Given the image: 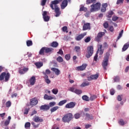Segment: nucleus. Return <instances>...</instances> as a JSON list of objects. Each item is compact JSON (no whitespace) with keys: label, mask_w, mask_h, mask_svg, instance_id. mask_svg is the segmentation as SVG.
<instances>
[{"label":"nucleus","mask_w":129,"mask_h":129,"mask_svg":"<svg viewBox=\"0 0 129 129\" xmlns=\"http://www.w3.org/2000/svg\"><path fill=\"white\" fill-rule=\"evenodd\" d=\"M83 31H87L91 30L90 23H85V21H83Z\"/></svg>","instance_id":"8"},{"label":"nucleus","mask_w":129,"mask_h":129,"mask_svg":"<svg viewBox=\"0 0 129 129\" xmlns=\"http://www.w3.org/2000/svg\"><path fill=\"white\" fill-rule=\"evenodd\" d=\"M11 119H12V117H11V116H9L8 117V119L6 120L4 122V124L6 126H7V125H9V124H10Z\"/></svg>","instance_id":"22"},{"label":"nucleus","mask_w":129,"mask_h":129,"mask_svg":"<svg viewBox=\"0 0 129 129\" xmlns=\"http://www.w3.org/2000/svg\"><path fill=\"white\" fill-rule=\"evenodd\" d=\"M49 108L50 107H53V106L56 105V102H51L49 104Z\"/></svg>","instance_id":"46"},{"label":"nucleus","mask_w":129,"mask_h":129,"mask_svg":"<svg viewBox=\"0 0 129 129\" xmlns=\"http://www.w3.org/2000/svg\"><path fill=\"white\" fill-rule=\"evenodd\" d=\"M89 85V82H84L81 85V87H85V86H88Z\"/></svg>","instance_id":"42"},{"label":"nucleus","mask_w":129,"mask_h":129,"mask_svg":"<svg viewBox=\"0 0 129 129\" xmlns=\"http://www.w3.org/2000/svg\"><path fill=\"white\" fill-rule=\"evenodd\" d=\"M59 109V107L56 106H54L52 108H51L50 109V111H51V113H53V112H55V111H56V110H57V109Z\"/></svg>","instance_id":"32"},{"label":"nucleus","mask_w":129,"mask_h":129,"mask_svg":"<svg viewBox=\"0 0 129 129\" xmlns=\"http://www.w3.org/2000/svg\"><path fill=\"white\" fill-rule=\"evenodd\" d=\"M27 46L28 47H30V46H32L33 45V42L32 40H27L26 42Z\"/></svg>","instance_id":"41"},{"label":"nucleus","mask_w":129,"mask_h":129,"mask_svg":"<svg viewBox=\"0 0 129 129\" xmlns=\"http://www.w3.org/2000/svg\"><path fill=\"white\" fill-rule=\"evenodd\" d=\"M29 83L30 85H35V83H36V77L32 76L29 80Z\"/></svg>","instance_id":"21"},{"label":"nucleus","mask_w":129,"mask_h":129,"mask_svg":"<svg viewBox=\"0 0 129 129\" xmlns=\"http://www.w3.org/2000/svg\"><path fill=\"white\" fill-rule=\"evenodd\" d=\"M91 40V38H90V37L88 36L86 39H85L84 41L85 43H89V42H90Z\"/></svg>","instance_id":"50"},{"label":"nucleus","mask_w":129,"mask_h":129,"mask_svg":"<svg viewBox=\"0 0 129 129\" xmlns=\"http://www.w3.org/2000/svg\"><path fill=\"white\" fill-rule=\"evenodd\" d=\"M87 51L88 54L86 55V57L88 59L90 58V57H91V56H92V54H93V46H88L87 47Z\"/></svg>","instance_id":"7"},{"label":"nucleus","mask_w":129,"mask_h":129,"mask_svg":"<svg viewBox=\"0 0 129 129\" xmlns=\"http://www.w3.org/2000/svg\"><path fill=\"white\" fill-rule=\"evenodd\" d=\"M29 111H30V109L28 108H25L24 110V114H28L29 113Z\"/></svg>","instance_id":"55"},{"label":"nucleus","mask_w":129,"mask_h":129,"mask_svg":"<svg viewBox=\"0 0 129 129\" xmlns=\"http://www.w3.org/2000/svg\"><path fill=\"white\" fill-rule=\"evenodd\" d=\"M87 34V33L85 32L79 35L77 37H76V41H81V40H82V39H83V38L86 36Z\"/></svg>","instance_id":"17"},{"label":"nucleus","mask_w":129,"mask_h":129,"mask_svg":"<svg viewBox=\"0 0 129 129\" xmlns=\"http://www.w3.org/2000/svg\"><path fill=\"white\" fill-rule=\"evenodd\" d=\"M108 5L107 3L103 4L102 5V8L101 9V12L102 13H105L106 12V8L108 7Z\"/></svg>","instance_id":"20"},{"label":"nucleus","mask_w":129,"mask_h":129,"mask_svg":"<svg viewBox=\"0 0 129 129\" xmlns=\"http://www.w3.org/2000/svg\"><path fill=\"white\" fill-rule=\"evenodd\" d=\"M31 124H32V125H33V126H34V127H35V128H37V127H39V124L36 125V123L34 122H31Z\"/></svg>","instance_id":"61"},{"label":"nucleus","mask_w":129,"mask_h":129,"mask_svg":"<svg viewBox=\"0 0 129 129\" xmlns=\"http://www.w3.org/2000/svg\"><path fill=\"white\" fill-rule=\"evenodd\" d=\"M118 123L120 124V125H124V121H123V119H120L118 121Z\"/></svg>","instance_id":"51"},{"label":"nucleus","mask_w":129,"mask_h":129,"mask_svg":"<svg viewBox=\"0 0 129 129\" xmlns=\"http://www.w3.org/2000/svg\"><path fill=\"white\" fill-rule=\"evenodd\" d=\"M82 99L85 100V101H89V97L86 95H84L82 96Z\"/></svg>","instance_id":"40"},{"label":"nucleus","mask_w":129,"mask_h":129,"mask_svg":"<svg viewBox=\"0 0 129 129\" xmlns=\"http://www.w3.org/2000/svg\"><path fill=\"white\" fill-rule=\"evenodd\" d=\"M44 99H46V100H52V99H54V98L51 96H48L47 94H45Z\"/></svg>","instance_id":"27"},{"label":"nucleus","mask_w":129,"mask_h":129,"mask_svg":"<svg viewBox=\"0 0 129 129\" xmlns=\"http://www.w3.org/2000/svg\"><path fill=\"white\" fill-rule=\"evenodd\" d=\"M49 109H50V106L49 105L44 104L40 107V110H43V111H47Z\"/></svg>","instance_id":"15"},{"label":"nucleus","mask_w":129,"mask_h":129,"mask_svg":"<svg viewBox=\"0 0 129 129\" xmlns=\"http://www.w3.org/2000/svg\"><path fill=\"white\" fill-rule=\"evenodd\" d=\"M109 31H110V32H113L114 30V29L113 28V26H110L109 28Z\"/></svg>","instance_id":"64"},{"label":"nucleus","mask_w":129,"mask_h":129,"mask_svg":"<svg viewBox=\"0 0 129 129\" xmlns=\"http://www.w3.org/2000/svg\"><path fill=\"white\" fill-rule=\"evenodd\" d=\"M74 93H76V94L79 95V94H81L82 93V90L76 89L75 90Z\"/></svg>","instance_id":"36"},{"label":"nucleus","mask_w":129,"mask_h":129,"mask_svg":"<svg viewBox=\"0 0 129 129\" xmlns=\"http://www.w3.org/2000/svg\"><path fill=\"white\" fill-rule=\"evenodd\" d=\"M38 102L37 98H34L30 100V104L31 106H35V105H37V104H38Z\"/></svg>","instance_id":"14"},{"label":"nucleus","mask_w":129,"mask_h":129,"mask_svg":"<svg viewBox=\"0 0 129 129\" xmlns=\"http://www.w3.org/2000/svg\"><path fill=\"white\" fill-rule=\"evenodd\" d=\"M80 12H87V8L84 7V6H82L80 8Z\"/></svg>","instance_id":"39"},{"label":"nucleus","mask_w":129,"mask_h":129,"mask_svg":"<svg viewBox=\"0 0 129 129\" xmlns=\"http://www.w3.org/2000/svg\"><path fill=\"white\" fill-rule=\"evenodd\" d=\"M43 78L45 79V82H46V83H47V84H50V83H51V81L50 80V79H49V76H44Z\"/></svg>","instance_id":"28"},{"label":"nucleus","mask_w":129,"mask_h":129,"mask_svg":"<svg viewBox=\"0 0 129 129\" xmlns=\"http://www.w3.org/2000/svg\"><path fill=\"white\" fill-rule=\"evenodd\" d=\"M118 20V17L115 16V15H114L113 17H112V20L113 21V22H116V21H117Z\"/></svg>","instance_id":"48"},{"label":"nucleus","mask_w":129,"mask_h":129,"mask_svg":"<svg viewBox=\"0 0 129 129\" xmlns=\"http://www.w3.org/2000/svg\"><path fill=\"white\" fill-rule=\"evenodd\" d=\"M56 61L57 62H59V63H61V62H63V57L59 56L58 57H57Z\"/></svg>","instance_id":"37"},{"label":"nucleus","mask_w":129,"mask_h":129,"mask_svg":"<svg viewBox=\"0 0 129 129\" xmlns=\"http://www.w3.org/2000/svg\"><path fill=\"white\" fill-rule=\"evenodd\" d=\"M96 98H97V96L93 95L90 97V100H91V101H93V100H94V99H96Z\"/></svg>","instance_id":"45"},{"label":"nucleus","mask_w":129,"mask_h":129,"mask_svg":"<svg viewBox=\"0 0 129 129\" xmlns=\"http://www.w3.org/2000/svg\"><path fill=\"white\" fill-rule=\"evenodd\" d=\"M67 6H68V1L67 0H63L60 5V8L61 10H64Z\"/></svg>","instance_id":"19"},{"label":"nucleus","mask_w":129,"mask_h":129,"mask_svg":"<svg viewBox=\"0 0 129 129\" xmlns=\"http://www.w3.org/2000/svg\"><path fill=\"white\" fill-rule=\"evenodd\" d=\"M58 91H59L58 90V89H56V88L52 90V93L55 95L57 94V93H58Z\"/></svg>","instance_id":"47"},{"label":"nucleus","mask_w":129,"mask_h":129,"mask_svg":"<svg viewBox=\"0 0 129 129\" xmlns=\"http://www.w3.org/2000/svg\"><path fill=\"white\" fill-rule=\"evenodd\" d=\"M60 2H62V0H54L51 2L49 5L50 8H51L52 11H54L55 13V17L58 18L61 15V11H60V8L58 6V4H60Z\"/></svg>","instance_id":"1"},{"label":"nucleus","mask_w":129,"mask_h":129,"mask_svg":"<svg viewBox=\"0 0 129 129\" xmlns=\"http://www.w3.org/2000/svg\"><path fill=\"white\" fill-rule=\"evenodd\" d=\"M79 117H80V114L78 113L75 114V118H76L77 119L79 118Z\"/></svg>","instance_id":"63"},{"label":"nucleus","mask_w":129,"mask_h":129,"mask_svg":"<svg viewBox=\"0 0 129 129\" xmlns=\"http://www.w3.org/2000/svg\"><path fill=\"white\" fill-rule=\"evenodd\" d=\"M98 53L99 52V55H102L103 54V50H102V45H99L98 48Z\"/></svg>","instance_id":"25"},{"label":"nucleus","mask_w":129,"mask_h":129,"mask_svg":"<svg viewBox=\"0 0 129 129\" xmlns=\"http://www.w3.org/2000/svg\"><path fill=\"white\" fill-rule=\"evenodd\" d=\"M11 75L9 73L3 72L0 75V81H3L5 78V81H9Z\"/></svg>","instance_id":"6"},{"label":"nucleus","mask_w":129,"mask_h":129,"mask_svg":"<svg viewBox=\"0 0 129 129\" xmlns=\"http://www.w3.org/2000/svg\"><path fill=\"white\" fill-rule=\"evenodd\" d=\"M96 3V0H87L86 4L90 5V4H95Z\"/></svg>","instance_id":"33"},{"label":"nucleus","mask_w":129,"mask_h":129,"mask_svg":"<svg viewBox=\"0 0 129 129\" xmlns=\"http://www.w3.org/2000/svg\"><path fill=\"white\" fill-rule=\"evenodd\" d=\"M110 93L111 95H114V93H115V91H114V90L113 89H111L110 90Z\"/></svg>","instance_id":"58"},{"label":"nucleus","mask_w":129,"mask_h":129,"mask_svg":"<svg viewBox=\"0 0 129 129\" xmlns=\"http://www.w3.org/2000/svg\"><path fill=\"white\" fill-rule=\"evenodd\" d=\"M74 50L78 54H79V53H80V51H81L80 46H76L75 47V48L74 49Z\"/></svg>","instance_id":"31"},{"label":"nucleus","mask_w":129,"mask_h":129,"mask_svg":"<svg viewBox=\"0 0 129 129\" xmlns=\"http://www.w3.org/2000/svg\"><path fill=\"white\" fill-rule=\"evenodd\" d=\"M72 118H73V115L71 113H69L63 115L62 118V121L63 122L69 123L72 120Z\"/></svg>","instance_id":"4"},{"label":"nucleus","mask_w":129,"mask_h":129,"mask_svg":"<svg viewBox=\"0 0 129 129\" xmlns=\"http://www.w3.org/2000/svg\"><path fill=\"white\" fill-rule=\"evenodd\" d=\"M110 55V54H109V52H106L102 62V66L104 71H106V70H107V66H108V59H109Z\"/></svg>","instance_id":"3"},{"label":"nucleus","mask_w":129,"mask_h":129,"mask_svg":"<svg viewBox=\"0 0 129 129\" xmlns=\"http://www.w3.org/2000/svg\"><path fill=\"white\" fill-rule=\"evenodd\" d=\"M66 102H67V100H63L60 101L58 103V105H59V106H62V105H63V104H65Z\"/></svg>","instance_id":"34"},{"label":"nucleus","mask_w":129,"mask_h":129,"mask_svg":"<svg viewBox=\"0 0 129 129\" xmlns=\"http://www.w3.org/2000/svg\"><path fill=\"white\" fill-rule=\"evenodd\" d=\"M122 34H123V30H122L119 34V35L117 37V40H119L120 38H121V37L122 36Z\"/></svg>","instance_id":"43"},{"label":"nucleus","mask_w":129,"mask_h":129,"mask_svg":"<svg viewBox=\"0 0 129 129\" xmlns=\"http://www.w3.org/2000/svg\"><path fill=\"white\" fill-rule=\"evenodd\" d=\"M51 71L55 72V74L58 76L60 75V70L58 69H56L55 68H52L51 69Z\"/></svg>","instance_id":"23"},{"label":"nucleus","mask_w":129,"mask_h":129,"mask_svg":"<svg viewBox=\"0 0 129 129\" xmlns=\"http://www.w3.org/2000/svg\"><path fill=\"white\" fill-rule=\"evenodd\" d=\"M46 3H47V0H41V6L44 7L46 5Z\"/></svg>","instance_id":"53"},{"label":"nucleus","mask_w":129,"mask_h":129,"mask_svg":"<svg viewBox=\"0 0 129 129\" xmlns=\"http://www.w3.org/2000/svg\"><path fill=\"white\" fill-rule=\"evenodd\" d=\"M31 126V123L30 122H27L25 124V128L26 129L30 128Z\"/></svg>","instance_id":"38"},{"label":"nucleus","mask_w":129,"mask_h":129,"mask_svg":"<svg viewBox=\"0 0 129 129\" xmlns=\"http://www.w3.org/2000/svg\"><path fill=\"white\" fill-rule=\"evenodd\" d=\"M35 66H36L37 68L39 69V68H41V67H42V66H43V62H36L35 63Z\"/></svg>","instance_id":"30"},{"label":"nucleus","mask_w":129,"mask_h":129,"mask_svg":"<svg viewBox=\"0 0 129 129\" xmlns=\"http://www.w3.org/2000/svg\"><path fill=\"white\" fill-rule=\"evenodd\" d=\"M120 4H123V0H117L116 2V5H120Z\"/></svg>","instance_id":"60"},{"label":"nucleus","mask_w":129,"mask_h":129,"mask_svg":"<svg viewBox=\"0 0 129 129\" xmlns=\"http://www.w3.org/2000/svg\"><path fill=\"white\" fill-rule=\"evenodd\" d=\"M100 7H101V4L100 3H97L95 4H93L91 5V13H93V12H97L100 10Z\"/></svg>","instance_id":"5"},{"label":"nucleus","mask_w":129,"mask_h":129,"mask_svg":"<svg viewBox=\"0 0 129 129\" xmlns=\"http://www.w3.org/2000/svg\"><path fill=\"white\" fill-rule=\"evenodd\" d=\"M76 105V103L74 102H71L67 104L65 106L66 108H74Z\"/></svg>","instance_id":"13"},{"label":"nucleus","mask_w":129,"mask_h":129,"mask_svg":"<svg viewBox=\"0 0 129 129\" xmlns=\"http://www.w3.org/2000/svg\"><path fill=\"white\" fill-rule=\"evenodd\" d=\"M103 27H104V28H105V29H107V28H108V23L105 22L103 24Z\"/></svg>","instance_id":"59"},{"label":"nucleus","mask_w":129,"mask_h":129,"mask_svg":"<svg viewBox=\"0 0 129 129\" xmlns=\"http://www.w3.org/2000/svg\"><path fill=\"white\" fill-rule=\"evenodd\" d=\"M28 71H29V68L25 67L19 68V73L20 74H25V73L28 72Z\"/></svg>","instance_id":"10"},{"label":"nucleus","mask_w":129,"mask_h":129,"mask_svg":"<svg viewBox=\"0 0 129 129\" xmlns=\"http://www.w3.org/2000/svg\"><path fill=\"white\" fill-rule=\"evenodd\" d=\"M47 12L46 11H44L42 16L44 22H49L50 21V17L49 16H47Z\"/></svg>","instance_id":"12"},{"label":"nucleus","mask_w":129,"mask_h":129,"mask_svg":"<svg viewBox=\"0 0 129 129\" xmlns=\"http://www.w3.org/2000/svg\"><path fill=\"white\" fill-rule=\"evenodd\" d=\"M114 82H118V81H119V77L118 76L115 77L114 78Z\"/></svg>","instance_id":"57"},{"label":"nucleus","mask_w":129,"mask_h":129,"mask_svg":"<svg viewBox=\"0 0 129 129\" xmlns=\"http://www.w3.org/2000/svg\"><path fill=\"white\" fill-rule=\"evenodd\" d=\"M33 120H34V121H35V122H43L44 121V120L43 119L41 118L38 116H35L33 117Z\"/></svg>","instance_id":"18"},{"label":"nucleus","mask_w":129,"mask_h":129,"mask_svg":"<svg viewBox=\"0 0 129 129\" xmlns=\"http://www.w3.org/2000/svg\"><path fill=\"white\" fill-rule=\"evenodd\" d=\"M68 27L67 26H63L62 27V31L63 32H66V33H68Z\"/></svg>","instance_id":"54"},{"label":"nucleus","mask_w":129,"mask_h":129,"mask_svg":"<svg viewBox=\"0 0 129 129\" xmlns=\"http://www.w3.org/2000/svg\"><path fill=\"white\" fill-rule=\"evenodd\" d=\"M117 99L118 101H121L122 100V95H118Z\"/></svg>","instance_id":"56"},{"label":"nucleus","mask_w":129,"mask_h":129,"mask_svg":"<svg viewBox=\"0 0 129 129\" xmlns=\"http://www.w3.org/2000/svg\"><path fill=\"white\" fill-rule=\"evenodd\" d=\"M128 47H129V42H127L123 45L122 48V51L124 52V51H126V50L128 49Z\"/></svg>","instance_id":"24"},{"label":"nucleus","mask_w":129,"mask_h":129,"mask_svg":"<svg viewBox=\"0 0 129 129\" xmlns=\"http://www.w3.org/2000/svg\"><path fill=\"white\" fill-rule=\"evenodd\" d=\"M11 105H12V102H11V101H8L6 103V107H11Z\"/></svg>","instance_id":"44"},{"label":"nucleus","mask_w":129,"mask_h":129,"mask_svg":"<svg viewBox=\"0 0 129 129\" xmlns=\"http://www.w3.org/2000/svg\"><path fill=\"white\" fill-rule=\"evenodd\" d=\"M58 46H59V44L56 41H53L50 43V47H52V48H57Z\"/></svg>","instance_id":"26"},{"label":"nucleus","mask_w":129,"mask_h":129,"mask_svg":"<svg viewBox=\"0 0 129 129\" xmlns=\"http://www.w3.org/2000/svg\"><path fill=\"white\" fill-rule=\"evenodd\" d=\"M71 58V55H70V54H66L65 55V59L67 61H69V60H70Z\"/></svg>","instance_id":"49"},{"label":"nucleus","mask_w":129,"mask_h":129,"mask_svg":"<svg viewBox=\"0 0 129 129\" xmlns=\"http://www.w3.org/2000/svg\"><path fill=\"white\" fill-rule=\"evenodd\" d=\"M99 75L98 74L95 75H91L90 77H88V81H91V80H95L98 78Z\"/></svg>","instance_id":"16"},{"label":"nucleus","mask_w":129,"mask_h":129,"mask_svg":"<svg viewBox=\"0 0 129 129\" xmlns=\"http://www.w3.org/2000/svg\"><path fill=\"white\" fill-rule=\"evenodd\" d=\"M57 54H59V55H63L64 53L63 52V50H62V49H60L59 51L57 52Z\"/></svg>","instance_id":"62"},{"label":"nucleus","mask_w":129,"mask_h":129,"mask_svg":"<svg viewBox=\"0 0 129 129\" xmlns=\"http://www.w3.org/2000/svg\"><path fill=\"white\" fill-rule=\"evenodd\" d=\"M97 58H98V51L96 52V53L94 57V61H97Z\"/></svg>","instance_id":"52"},{"label":"nucleus","mask_w":129,"mask_h":129,"mask_svg":"<svg viewBox=\"0 0 129 129\" xmlns=\"http://www.w3.org/2000/svg\"><path fill=\"white\" fill-rule=\"evenodd\" d=\"M86 117L88 119H93V116L92 115H90L89 113L86 114Z\"/></svg>","instance_id":"35"},{"label":"nucleus","mask_w":129,"mask_h":129,"mask_svg":"<svg viewBox=\"0 0 129 129\" xmlns=\"http://www.w3.org/2000/svg\"><path fill=\"white\" fill-rule=\"evenodd\" d=\"M53 52H54L53 48L47 47H43L40 50L39 54V55L44 56V55H45V53H46V54H52Z\"/></svg>","instance_id":"2"},{"label":"nucleus","mask_w":129,"mask_h":129,"mask_svg":"<svg viewBox=\"0 0 129 129\" xmlns=\"http://www.w3.org/2000/svg\"><path fill=\"white\" fill-rule=\"evenodd\" d=\"M42 74L44 76H48V75L51 74V71L50 70H46L45 72H42Z\"/></svg>","instance_id":"29"},{"label":"nucleus","mask_w":129,"mask_h":129,"mask_svg":"<svg viewBox=\"0 0 129 129\" xmlns=\"http://www.w3.org/2000/svg\"><path fill=\"white\" fill-rule=\"evenodd\" d=\"M86 67H87V64L86 63H84L82 66L77 67L76 68V70L78 71H83V70L86 69Z\"/></svg>","instance_id":"11"},{"label":"nucleus","mask_w":129,"mask_h":129,"mask_svg":"<svg viewBox=\"0 0 129 129\" xmlns=\"http://www.w3.org/2000/svg\"><path fill=\"white\" fill-rule=\"evenodd\" d=\"M104 35H105V33L104 32H100L98 33L97 37L95 38V41L97 42H100L101 38H102Z\"/></svg>","instance_id":"9"}]
</instances>
